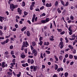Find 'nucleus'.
Returning a JSON list of instances; mask_svg holds the SVG:
<instances>
[{
  "mask_svg": "<svg viewBox=\"0 0 77 77\" xmlns=\"http://www.w3.org/2000/svg\"><path fill=\"white\" fill-rule=\"evenodd\" d=\"M18 8V5H14L12 4H11L10 5V8L11 9L12 11H14V9H15L16 8Z\"/></svg>",
  "mask_w": 77,
  "mask_h": 77,
  "instance_id": "1",
  "label": "nucleus"
},
{
  "mask_svg": "<svg viewBox=\"0 0 77 77\" xmlns=\"http://www.w3.org/2000/svg\"><path fill=\"white\" fill-rule=\"evenodd\" d=\"M28 45H29V44H28V42L27 41H26L25 42H23L22 47H27Z\"/></svg>",
  "mask_w": 77,
  "mask_h": 77,
  "instance_id": "2",
  "label": "nucleus"
},
{
  "mask_svg": "<svg viewBox=\"0 0 77 77\" xmlns=\"http://www.w3.org/2000/svg\"><path fill=\"white\" fill-rule=\"evenodd\" d=\"M8 66V64L6 63V62H3L2 63V67L5 68V67H7Z\"/></svg>",
  "mask_w": 77,
  "mask_h": 77,
  "instance_id": "3",
  "label": "nucleus"
},
{
  "mask_svg": "<svg viewBox=\"0 0 77 77\" xmlns=\"http://www.w3.org/2000/svg\"><path fill=\"white\" fill-rule=\"evenodd\" d=\"M60 48H61V49H62V48H63L64 46L63 42H60Z\"/></svg>",
  "mask_w": 77,
  "mask_h": 77,
  "instance_id": "4",
  "label": "nucleus"
},
{
  "mask_svg": "<svg viewBox=\"0 0 77 77\" xmlns=\"http://www.w3.org/2000/svg\"><path fill=\"white\" fill-rule=\"evenodd\" d=\"M3 20L4 21H5L6 20V18L0 16V21L1 22H2L3 21Z\"/></svg>",
  "mask_w": 77,
  "mask_h": 77,
  "instance_id": "5",
  "label": "nucleus"
},
{
  "mask_svg": "<svg viewBox=\"0 0 77 77\" xmlns=\"http://www.w3.org/2000/svg\"><path fill=\"white\" fill-rule=\"evenodd\" d=\"M17 12L20 14V15H21L22 14V10L20 9V8H18L17 9Z\"/></svg>",
  "mask_w": 77,
  "mask_h": 77,
  "instance_id": "6",
  "label": "nucleus"
},
{
  "mask_svg": "<svg viewBox=\"0 0 77 77\" xmlns=\"http://www.w3.org/2000/svg\"><path fill=\"white\" fill-rule=\"evenodd\" d=\"M46 6L48 8H50L51 6V3H49V4L47 3L46 4Z\"/></svg>",
  "mask_w": 77,
  "mask_h": 77,
  "instance_id": "7",
  "label": "nucleus"
},
{
  "mask_svg": "<svg viewBox=\"0 0 77 77\" xmlns=\"http://www.w3.org/2000/svg\"><path fill=\"white\" fill-rule=\"evenodd\" d=\"M20 56L22 59H23L26 57V55H24V53H22L20 55Z\"/></svg>",
  "mask_w": 77,
  "mask_h": 77,
  "instance_id": "8",
  "label": "nucleus"
},
{
  "mask_svg": "<svg viewBox=\"0 0 77 77\" xmlns=\"http://www.w3.org/2000/svg\"><path fill=\"white\" fill-rule=\"evenodd\" d=\"M63 69L62 68H59L57 69V71L58 72H60V70L61 71H63Z\"/></svg>",
  "mask_w": 77,
  "mask_h": 77,
  "instance_id": "9",
  "label": "nucleus"
},
{
  "mask_svg": "<svg viewBox=\"0 0 77 77\" xmlns=\"http://www.w3.org/2000/svg\"><path fill=\"white\" fill-rule=\"evenodd\" d=\"M26 29H27V27L26 26H24L23 28L21 29V30L22 32H23V31H24Z\"/></svg>",
  "mask_w": 77,
  "mask_h": 77,
  "instance_id": "10",
  "label": "nucleus"
},
{
  "mask_svg": "<svg viewBox=\"0 0 77 77\" xmlns=\"http://www.w3.org/2000/svg\"><path fill=\"white\" fill-rule=\"evenodd\" d=\"M26 35L28 36H30V33L29 31H27L26 32Z\"/></svg>",
  "mask_w": 77,
  "mask_h": 77,
  "instance_id": "11",
  "label": "nucleus"
},
{
  "mask_svg": "<svg viewBox=\"0 0 77 77\" xmlns=\"http://www.w3.org/2000/svg\"><path fill=\"white\" fill-rule=\"evenodd\" d=\"M68 47L69 48H70V49H71V50H72V49H73V47L72 46V45H69L68 46Z\"/></svg>",
  "mask_w": 77,
  "mask_h": 77,
  "instance_id": "12",
  "label": "nucleus"
},
{
  "mask_svg": "<svg viewBox=\"0 0 77 77\" xmlns=\"http://www.w3.org/2000/svg\"><path fill=\"white\" fill-rule=\"evenodd\" d=\"M68 30L70 32H72V29H71V26L69 27V28L68 29Z\"/></svg>",
  "mask_w": 77,
  "mask_h": 77,
  "instance_id": "13",
  "label": "nucleus"
},
{
  "mask_svg": "<svg viewBox=\"0 0 77 77\" xmlns=\"http://www.w3.org/2000/svg\"><path fill=\"white\" fill-rule=\"evenodd\" d=\"M37 69V66H35L34 67L33 71L35 72L36 70Z\"/></svg>",
  "mask_w": 77,
  "mask_h": 77,
  "instance_id": "14",
  "label": "nucleus"
},
{
  "mask_svg": "<svg viewBox=\"0 0 77 77\" xmlns=\"http://www.w3.org/2000/svg\"><path fill=\"white\" fill-rule=\"evenodd\" d=\"M32 45L33 47H35V45H36V43L35 42H32Z\"/></svg>",
  "mask_w": 77,
  "mask_h": 77,
  "instance_id": "15",
  "label": "nucleus"
},
{
  "mask_svg": "<svg viewBox=\"0 0 77 77\" xmlns=\"http://www.w3.org/2000/svg\"><path fill=\"white\" fill-rule=\"evenodd\" d=\"M7 74H8V75H11V76H12V73L11 72H7Z\"/></svg>",
  "mask_w": 77,
  "mask_h": 77,
  "instance_id": "16",
  "label": "nucleus"
},
{
  "mask_svg": "<svg viewBox=\"0 0 77 77\" xmlns=\"http://www.w3.org/2000/svg\"><path fill=\"white\" fill-rule=\"evenodd\" d=\"M72 38H77V35H75V34H72Z\"/></svg>",
  "mask_w": 77,
  "mask_h": 77,
  "instance_id": "17",
  "label": "nucleus"
},
{
  "mask_svg": "<svg viewBox=\"0 0 77 77\" xmlns=\"http://www.w3.org/2000/svg\"><path fill=\"white\" fill-rule=\"evenodd\" d=\"M60 2L61 3V4L63 5V6H65V3H64V2H63V1L62 0H60Z\"/></svg>",
  "mask_w": 77,
  "mask_h": 77,
  "instance_id": "18",
  "label": "nucleus"
},
{
  "mask_svg": "<svg viewBox=\"0 0 77 77\" xmlns=\"http://www.w3.org/2000/svg\"><path fill=\"white\" fill-rule=\"evenodd\" d=\"M41 22L42 23H44V24L45 23H47V22H46V20H42L41 21Z\"/></svg>",
  "mask_w": 77,
  "mask_h": 77,
  "instance_id": "19",
  "label": "nucleus"
},
{
  "mask_svg": "<svg viewBox=\"0 0 77 77\" xmlns=\"http://www.w3.org/2000/svg\"><path fill=\"white\" fill-rule=\"evenodd\" d=\"M58 68V66H57V65L56 64H55V70H57Z\"/></svg>",
  "mask_w": 77,
  "mask_h": 77,
  "instance_id": "20",
  "label": "nucleus"
},
{
  "mask_svg": "<svg viewBox=\"0 0 77 77\" xmlns=\"http://www.w3.org/2000/svg\"><path fill=\"white\" fill-rule=\"evenodd\" d=\"M54 57L56 61H58V60H58V58H57V57H56V56L54 55Z\"/></svg>",
  "mask_w": 77,
  "mask_h": 77,
  "instance_id": "21",
  "label": "nucleus"
},
{
  "mask_svg": "<svg viewBox=\"0 0 77 77\" xmlns=\"http://www.w3.org/2000/svg\"><path fill=\"white\" fill-rule=\"evenodd\" d=\"M34 63V60L33 59H32L30 61V63L31 64H33Z\"/></svg>",
  "mask_w": 77,
  "mask_h": 77,
  "instance_id": "22",
  "label": "nucleus"
},
{
  "mask_svg": "<svg viewBox=\"0 0 77 77\" xmlns=\"http://www.w3.org/2000/svg\"><path fill=\"white\" fill-rule=\"evenodd\" d=\"M51 38H50V41H54V38H54V37H53V36H51Z\"/></svg>",
  "mask_w": 77,
  "mask_h": 77,
  "instance_id": "23",
  "label": "nucleus"
},
{
  "mask_svg": "<svg viewBox=\"0 0 77 77\" xmlns=\"http://www.w3.org/2000/svg\"><path fill=\"white\" fill-rule=\"evenodd\" d=\"M32 6H33V7H34V6H35V2H32Z\"/></svg>",
  "mask_w": 77,
  "mask_h": 77,
  "instance_id": "24",
  "label": "nucleus"
},
{
  "mask_svg": "<svg viewBox=\"0 0 77 77\" xmlns=\"http://www.w3.org/2000/svg\"><path fill=\"white\" fill-rule=\"evenodd\" d=\"M21 72H19V74H17V77H20L21 75Z\"/></svg>",
  "mask_w": 77,
  "mask_h": 77,
  "instance_id": "25",
  "label": "nucleus"
},
{
  "mask_svg": "<svg viewBox=\"0 0 77 77\" xmlns=\"http://www.w3.org/2000/svg\"><path fill=\"white\" fill-rule=\"evenodd\" d=\"M69 57L70 58V59H72V58L73 57V56L71 54H70L69 56Z\"/></svg>",
  "mask_w": 77,
  "mask_h": 77,
  "instance_id": "26",
  "label": "nucleus"
},
{
  "mask_svg": "<svg viewBox=\"0 0 77 77\" xmlns=\"http://www.w3.org/2000/svg\"><path fill=\"white\" fill-rule=\"evenodd\" d=\"M57 11L58 13H61V11L60 10V9H59V8H58L57 9Z\"/></svg>",
  "mask_w": 77,
  "mask_h": 77,
  "instance_id": "27",
  "label": "nucleus"
},
{
  "mask_svg": "<svg viewBox=\"0 0 77 77\" xmlns=\"http://www.w3.org/2000/svg\"><path fill=\"white\" fill-rule=\"evenodd\" d=\"M58 2H57V1H56L55 2V6H57V5H58Z\"/></svg>",
  "mask_w": 77,
  "mask_h": 77,
  "instance_id": "28",
  "label": "nucleus"
},
{
  "mask_svg": "<svg viewBox=\"0 0 77 77\" xmlns=\"http://www.w3.org/2000/svg\"><path fill=\"white\" fill-rule=\"evenodd\" d=\"M64 75H65V77H68V73L66 72V73H65Z\"/></svg>",
  "mask_w": 77,
  "mask_h": 77,
  "instance_id": "29",
  "label": "nucleus"
},
{
  "mask_svg": "<svg viewBox=\"0 0 77 77\" xmlns=\"http://www.w3.org/2000/svg\"><path fill=\"white\" fill-rule=\"evenodd\" d=\"M57 30L59 32H61L62 31V30L61 29H57Z\"/></svg>",
  "mask_w": 77,
  "mask_h": 77,
  "instance_id": "30",
  "label": "nucleus"
},
{
  "mask_svg": "<svg viewBox=\"0 0 77 77\" xmlns=\"http://www.w3.org/2000/svg\"><path fill=\"white\" fill-rule=\"evenodd\" d=\"M45 20L46 23L48 22V21H49V18H46V20Z\"/></svg>",
  "mask_w": 77,
  "mask_h": 77,
  "instance_id": "31",
  "label": "nucleus"
},
{
  "mask_svg": "<svg viewBox=\"0 0 77 77\" xmlns=\"http://www.w3.org/2000/svg\"><path fill=\"white\" fill-rule=\"evenodd\" d=\"M70 19L72 20H74V17L72 16H70Z\"/></svg>",
  "mask_w": 77,
  "mask_h": 77,
  "instance_id": "32",
  "label": "nucleus"
},
{
  "mask_svg": "<svg viewBox=\"0 0 77 77\" xmlns=\"http://www.w3.org/2000/svg\"><path fill=\"white\" fill-rule=\"evenodd\" d=\"M68 5H69V2H66V4L65 5L66 6H68Z\"/></svg>",
  "mask_w": 77,
  "mask_h": 77,
  "instance_id": "33",
  "label": "nucleus"
},
{
  "mask_svg": "<svg viewBox=\"0 0 77 77\" xmlns=\"http://www.w3.org/2000/svg\"><path fill=\"white\" fill-rule=\"evenodd\" d=\"M36 52H37V51H36V50H35V49L34 50L32 51V53H33V54H34V53H35Z\"/></svg>",
  "mask_w": 77,
  "mask_h": 77,
  "instance_id": "34",
  "label": "nucleus"
},
{
  "mask_svg": "<svg viewBox=\"0 0 77 77\" xmlns=\"http://www.w3.org/2000/svg\"><path fill=\"white\" fill-rule=\"evenodd\" d=\"M5 54L6 55H8V54H9V52H8V51H6L5 52Z\"/></svg>",
  "mask_w": 77,
  "mask_h": 77,
  "instance_id": "35",
  "label": "nucleus"
},
{
  "mask_svg": "<svg viewBox=\"0 0 77 77\" xmlns=\"http://www.w3.org/2000/svg\"><path fill=\"white\" fill-rule=\"evenodd\" d=\"M69 39H70L71 41H73V40H74L75 39V38H69Z\"/></svg>",
  "mask_w": 77,
  "mask_h": 77,
  "instance_id": "36",
  "label": "nucleus"
},
{
  "mask_svg": "<svg viewBox=\"0 0 77 77\" xmlns=\"http://www.w3.org/2000/svg\"><path fill=\"white\" fill-rule=\"evenodd\" d=\"M6 43V41H5L4 42L1 43V44H2V45H4V44H5Z\"/></svg>",
  "mask_w": 77,
  "mask_h": 77,
  "instance_id": "37",
  "label": "nucleus"
},
{
  "mask_svg": "<svg viewBox=\"0 0 77 77\" xmlns=\"http://www.w3.org/2000/svg\"><path fill=\"white\" fill-rule=\"evenodd\" d=\"M45 52L47 53V54H50V51H46Z\"/></svg>",
  "mask_w": 77,
  "mask_h": 77,
  "instance_id": "38",
  "label": "nucleus"
},
{
  "mask_svg": "<svg viewBox=\"0 0 77 77\" xmlns=\"http://www.w3.org/2000/svg\"><path fill=\"white\" fill-rule=\"evenodd\" d=\"M44 9V6H42L40 8V10H42V9Z\"/></svg>",
  "mask_w": 77,
  "mask_h": 77,
  "instance_id": "39",
  "label": "nucleus"
},
{
  "mask_svg": "<svg viewBox=\"0 0 77 77\" xmlns=\"http://www.w3.org/2000/svg\"><path fill=\"white\" fill-rule=\"evenodd\" d=\"M22 5L23 6H25V2H23Z\"/></svg>",
  "mask_w": 77,
  "mask_h": 77,
  "instance_id": "40",
  "label": "nucleus"
},
{
  "mask_svg": "<svg viewBox=\"0 0 77 77\" xmlns=\"http://www.w3.org/2000/svg\"><path fill=\"white\" fill-rule=\"evenodd\" d=\"M33 7L32 5H31L30 8V10H33Z\"/></svg>",
  "mask_w": 77,
  "mask_h": 77,
  "instance_id": "41",
  "label": "nucleus"
},
{
  "mask_svg": "<svg viewBox=\"0 0 77 77\" xmlns=\"http://www.w3.org/2000/svg\"><path fill=\"white\" fill-rule=\"evenodd\" d=\"M30 60H31L30 59H28V62L29 63H30Z\"/></svg>",
  "mask_w": 77,
  "mask_h": 77,
  "instance_id": "42",
  "label": "nucleus"
},
{
  "mask_svg": "<svg viewBox=\"0 0 77 77\" xmlns=\"http://www.w3.org/2000/svg\"><path fill=\"white\" fill-rule=\"evenodd\" d=\"M34 66H30V68L31 69H33L34 68Z\"/></svg>",
  "mask_w": 77,
  "mask_h": 77,
  "instance_id": "43",
  "label": "nucleus"
},
{
  "mask_svg": "<svg viewBox=\"0 0 77 77\" xmlns=\"http://www.w3.org/2000/svg\"><path fill=\"white\" fill-rule=\"evenodd\" d=\"M35 11H38V12H39L40 11L39 10V9L38 8H37L35 9Z\"/></svg>",
  "mask_w": 77,
  "mask_h": 77,
  "instance_id": "44",
  "label": "nucleus"
},
{
  "mask_svg": "<svg viewBox=\"0 0 77 77\" xmlns=\"http://www.w3.org/2000/svg\"><path fill=\"white\" fill-rule=\"evenodd\" d=\"M9 39L8 38V39H6V41H5L6 43H8V42H9Z\"/></svg>",
  "mask_w": 77,
  "mask_h": 77,
  "instance_id": "45",
  "label": "nucleus"
},
{
  "mask_svg": "<svg viewBox=\"0 0 77 77\" xmlns=\"http://www.w3.org/2000/svg\"><path fill=\"white\" fill-rule=\"evenodd\" d=\"M43 39V38H42V37H40L39 39V41H41Z\"/></svg>",
  "mask_w": 77,
  "mask_h": 77,
  "instance_id": "46",
  "label": "nucleus"
},
{
  "mask_svg": "<svg viewBox=\"0 0 77 77\" xmlns=\"http://www.w3.org/2000/svg\"><path fill=\"white\" fill-rule=\"evenodd\" d=\"M50 60L51 62H53V59L52 58H50Z\"/></svg>",
  "mask_w": 77,
  "mask_h": 77,
  "instance_id": "47",
  "label": "nucleus"
},
{
  "mask_svg": "<svg viewBox=\"0 0 77 77\" xmlns=\"http://www.w3.org/2000/svg\"><path fill=\"white\" fill-rule=\"evenodd\" d=\"M13 48H14V46L12 45L10 46V49H13Z\"/></svg>",
  "mask_w": 77,
  "mask_h": 77,
  "instance_id": "48",
  "label": "nucleus"
},
{
  "mask_svg": "<svg viewBox=\"0 0 77 77\" xmlns=\"http://www.w3.org/2000/svg\"><path fill=\"white\" fill-rule=\"evenodd\" d=\"M65 33V31H63L62 32H61L60 34H61V35H63V34H64Z\"/></svg>",
  "mask_w": 77,
  "mask_h": 77,
  "instance_id": "49",
  "label": "nucleus"
},
{
  "mask_svg": "<svg viewBox=\"0 0 77 77\" xmlns=\"http://www.w3.org/2000/svg\"><path fill=\"white\" fill-rule=\"evenodd\" d=\"M11 54L12 55L13 54H14V51H12L11 52Z\"/></svg>",
  "mask_w": 77,
  "mask_h": 77,
  "instance_id": "50",
  "label": "nucleus"
},
{
  "mask_svg": "<svg viewBox=\"0 0 77 77\" xmlns=\"http://www.w3.org/2000/svg\"><path fill=\"white\" fill-rule=\"evenodd\" d=\"M27 14H28V13L26 11L24 12V14L25 15H27Z\"/></svg>",
  "mask_w": 77,
  "mask_h": 77,
  "instance_id": "51",
  "label": "nucleus"
},
{
  "mask_svg": "<svg viewBox=\"0 0 77 77\" xmlns=\"http://www.w3.org/2000/svg\"><path fill=\"white\" fill-rule=\"evenodd\" d=\"M40 41V45L41 46L42 45V41Z\"/></svg>",
  "mask_w": 77,
  "mask_h": 77,
  "instance_id": "52",
  "label": "nucleus"
},
{
  "mask_svg": "<svg viewBox=\"0 0 77 77\" xmlns=\"http://www.w3.org/2000/svg\"><path fill=\"white\" fill-rule=\"evenodd\" d=\"M68 57V54H66L65 55V57L66 58H67V57Z\"/></svg>",
  "mask_w": 77,
  "mask_h": 77,
  "instance_id": "53",
  "label": "nucleus"
},
{
  "mask_svg": "<svg viewBox=\"0 0 77 77\" xmlns=\"http://www.w3.org/2000/svg\"><path fill=\"white\" fill-rule=\"evenodd\" d=\"M25 53H27V49H25Z\"/></svg>",
  "mask_w": 77,
  "mask_h": 77,
  "instance_id": "54",
  "label": "nucleus"
},
{
  "mask_svg": "<svg viewBox=\"0 0 77 77\" xmlns=\"http://www.w3.org/2000/svg\"><path fill=\"white\" fill-rule=\"evenodd\" d=\"M35 18H32V23H34V21H35Z\"/></svg>",
  "mask_w": 77,
  "mask_h": 77,
  "instance_id": "55",
  "label": "nucleus"
},
{
  "mask_svg": "<svg viewBox=\"0 0 77 77\" xmlns=\"http://www.w3.org/2000/svg\"><path fill=\"white\" fill-rule=\"evenodd\" d=\"M2 35H3V34L2 33V31L0 30V35L2 36Z\"/></svg>",
  "mask_w": 77,
  "mask_h": 77,
  "instance_id": "56",
  "label": "nucleus"
},
{
  "mask_svg": "<svg viewBox=\"0 0 77 77\" xmlns=\"http://www.w3.org/2000/svg\"><path fill=\"white\" fill-rule=\"evenodd\" d=\"M6 15H9V12H8V11H6Z\"/></svg>",
  "mask_w": 77,
  "mask_h": 77,
  "instance_id": "57",
  "label": "nucleus"
},
{
  "mask_svg": "<svg viewBox=\"0 0 77 77\" xmlns=\"http://www.w3.org/2000/svg\"><path fill=\"white\" fill-rule=\"evenodd\" d=\"M53 27V26H52V23H51V25L50 26V29H52Z\"/></svg>",
  "mask_w": 77,
  "mask_h": 77,
  "instance_id": "58",
  "label": "nucleus"
},
{
  "mask_svg": "<svg viewBox=\"0 0 77 77\" xmlns=\"http://www.w3.org/2000/svg\"><path fill=\"white\" fill-rule=\"evenodd\" d=\"M37 20H38V17H36L35 18V21H37Z\"/></svg>",
  "mask_w": 77,
  "mask_h": 77,
  "instance_id": "59",
  "label": "nucleus"
},
{
  "mask_svg": "<svg viewBox=\"0 0 77 77\" xmlns=\"http://www.w3.org/2000/svg\"><path fill=\"white\" fill-rule=\"evenodd\" d=\"M74 64V62H71L70 65L71 66V65H72Z\"/></svg>",
  "mask_w": 77,
  "mask_h": 77,
  "instance_id": "60",
  "label": "nucleus"
},
{
  "mask_svg": "<svg viewBox=\"0 0 77 77\" xmlns=\"http://www.w3.org/2000/svg\"><path fill=\"white\" fill-rule=\"evenodd\" d=\"M59 58L60 60H62V56H60Z\"/></svg>",
  "mask_w": 77,
  "mask_h": 77,
  "instance_id": "61",
  "label": "nucleus"
},
{
  "mask_svg": "<svg viewBox=\"0 0 77 77\" xmlns=\"http://www.w3.org/2000/svg\"><path fill=\"white\" fill-rule=\"evenodd\" d=\"M37 51L35 52V53H34V56H37Z\"/></svg>",
  "mask_w": 77,
  "mask_h": 77,
  "instance_id": "62",
  "label": "nucleus"
},
{
  "mask_svg": "<svg viewBox=\"0 0 77 77\" xmlns=\"http://www.w3.org/2000/svg\"><path fill=\"white\" fill-rule=\"evenodd\" d=\"M4 38L3 37H0V39H4Z\"/></svg>",
  "mask_w": 77,
  "mask_h": 77,
  "instance_id": "63",
  "label": "nucleus"
},
{
  "mask_svg": "<svg viewBox=\"0 0 77 77\" xmlns=\"http://www.w3.org/2000/svg\"><path fill=\"white\" fill-rule=\"evenodd\" d=\"M52 77H57V76L56 75L54 74Z\"/></svg>",
  "mask_w": 77,
  "mask_h": 77,
  "instance_id": "64",
  "label": "nucleus"
}]
</instances>
